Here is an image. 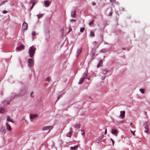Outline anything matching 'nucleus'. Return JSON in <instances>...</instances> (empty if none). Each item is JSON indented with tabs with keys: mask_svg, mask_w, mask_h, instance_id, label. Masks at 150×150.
<instances>
[{
	"mask_svg": "<svg viewBox=\"0 0 150 150\" xmlns=\"http://www.w3.org/2000/svg\"><path fill=\"white\" fill-rule=\"evenodd\" d=\"M36 48L33 45L30 47L28 51V53L30 55V57L32 58L33 57L35 53V51Z\"/></svg>",
	"mask_w": 150,
	"mask_h": 150,
	"instance_id": "obj_1",
	"label": "nucleus"
},
{
	"mask_svg": "<svg viewBox=\"0 0 150 150\" xmlns=\"http://www.w3.org/2000/svg\"><path fill=\"white\" fill-rule=\"evenodd\" d=\"M34 64V61L31 59H28V66L30 67L33 66Z\"/></svg>",
	"mask_w": 150,
	"mask_h": 150,
	"instance_id": "obj_2",
	"label": "nucleus"
},
{
	"mask_svg": "<svg viewBox=\"0 0 150 150\" xmlns=\"http://www.w3.org/2000/svg\"><path fill=\"white\" fill-rule=\"evenodd\" d=\"M144 132L146 133H149V129L148 127V124L147 123H145L144 124Z\"/></svg>",
	"mask_w": 150,
	"mask_h": 150,
	"instance_id": "obj_3",
	"label": "nucleus"
},
{
	"mask_svg": "<svg viewBox=\"0 0 150 150\" xmlns=\"http://www.w3.org/2000/svg\"><path fill=\"white\" fill-rule=\"evenodd\" d=\"M25 48V46L24 45H22L19 47L16 48V50L17 51H20L24 49Z\"/></svg>",
	"mask_w": 150,
	"mask_h": 150,
	"instance_id": "obj_4",
	"label": "nucleus"
},
{
	"mask_svg": "<svg viewBox=\"0 0 150 150\" xmlns=\"http://www.w3.org/2000/svg\"><path fill=\"white\" fill-rule=\"evenodd\" d=\"M28 28V25L27 23L25 22L23 25L22 28L24 30H27Z\"/></svg>",
	"mask_w": 150,
	"mask_h": 150,
	"instance_id": "obj_5",
	"label": "nucleus"
},
{
	"mask_svg": "<svg viewBox=\"0 0 150 150\" xmlns=\"http://www.w3.org/2000/svg\"><path fill=\"white\" fill-rule=\"evenodd\" d=\"M125 111H121L120 112V117L122 119H123L125 118Z\"/></svg>",
	"mask_w": 150,
	"mask_h": 150,
	"instance_id": "obj_6",
	"label": "nucleus"
},
{
	"mask_svg": "<svg viewBox=\"0 0 150 150\" xmlns=\"http://www.w3.org/2000/svg\"><path fill=\"white\" fill-rule=\"evenodd\" d=\"M87 74H85V76L83 77L82 79H81L80 81H79V84H81L83 81L86 78L87 76Z\"/></svg>",
	"mask_w": 150,
	"mask_h": 150,
	"instance_id": "obj_7",
	"label": "nucleus"
},
{
	"mask_svg": "<svg viewBox=\"0 0 150 150\" xmlns=\"http://www.w3.org/2000/svg\"><path fill=\"white\" fill-rule=\"evenodd\" d=\"M50 128H52V126H45L43 127L42 128V129L43 131L48 130L50 129Z\"/></svg>",
	"mask_w": 150,
	"mask_h": 150,
	"instance_id": "obj_8",
	"label": "nucleus"
},
{
	"mask_svg": "<svg viewBox=\"0 0 150 150\" xmlns=\"http://www.w3.org/2000/svg\"><path fill=\"white\" fill-rule=\"evenodd\" d=\"M112 133L115 135L117 136V130L116 129H113L112 130L111 132Z\"/></svg>",
	"mask_w": 150,
	"mask_h": 150,
	"instance_id": "obj_9",
	"label": "nucleus"
},
{
	"mask_svg": "<svg viewBox=\"0 0 150 150\" xmlns=\"http://www.w3.org/2000/svg\"><path fill=\"white\" fill-rule=\"evenodd\" d=\"M76 16V11L75 10L72 11L71 13V16L72 17L75 18Z\"/></svg>",
	"mask_w": 150,
	"mask_h": 150,
	"instance_id": "obj_10",
	"label": "nucleus"
},
{
	"mask_svg": "<svg viewBox=\"0 0 150 150\" xmlns=\"http://www.w3.org/2000/svg\"><path fill=\"white\" fill-rule=\"evenodd\" d=\"M38 115L37 114H31L30 115V119H33L34 118H36L38 117Z\"/></svg>",
	"mask_w": 150,
	"mask_h": 150,
	"instance_id": "obj_11",
	"label": "nucleus"
},
{
	"mask_svg": "<svg viewBox=\"0 0 150 150\" xmlns=\"http://www.w3.org/2000/svg\"><path fill=\"white\" fill-rule=\"evenodd\" d=\"M44 4L45 6L47 7L49 6L50 4V3L49 1H45L44 2Z\"/></svg>",
	"mask_w": 150,
	"mask_h": 150,
	"instance_id": "obj_12",
	"label": "nucleus"
},
{
	"mask_svg": "<svg viewBox=\"0 0 150 150\" xmlns=\"http://www.w3.org/2000/svg\"><path fill=\"white\" fill-rule=\"evenodd\" d=\"M79 146L78 145L74 146H71L70 147V150H76Z\"/></svg>",
	"mask_w": 150,
	"mask_h": 150,
	"instance_id": "obj_13",
	"label": "nucleus"
},
{
	"mask_svg": "<svg viewBox=\"0 0 150 150\" xmlns=\"http://www.w3.org/2000/svg\"><path fill=\"white\" fill-rule=\"evenodd\" d=\"M6 127H6L7 129L9 131H11V127L7 123L6 124Z\"/></svg>",
	"mask_w": 150,
	"mask_h": 150,
	"instance_id": "obj_14",
	"label": "nucleus"
},
{
	"mask_svg": "<svg viewBox=\"0 0 150 150\" xmlns=\"http://www.w3.org/2000/svg\"><path fill=\"white\" fill-rule=\"evenodd\" d=\"M80 124L79 123H77L74 126L75 128L76 129H79L80 128Z\"/></svg>",
	"mask_w": 150,
	"mask_h": 150,
	"instance_id": "obj_15",
	"label": "nucleus"
},
{
	"mask_svg": "<svg viewBox=\"0 0 150 150\" xmlns=\"http://www.w3.org/2000/svg\"><path fill=\"white\" fill-rule=\"evenodd\" d=\"M5 110L4 108H0V112L1 113H3L5 112Z\"/></svg>",
	"mask_w": 150,
	"mask_h": 150,
	"instance_id": "obj_16",
	"label": "nucleus"
},
{
	"mask_svg": "<svg viewBox=\"0 0 150 150\" xmlns=\"http://www.w3.org/2000/svg\"><path fill=\"white\" fill-rule=\"evenodd\" d=\"M9 103V102L6 101H4L3 103L4 106H6L7 105H8Z\"/></svg>",
	"mask_w": 150,
	"mask_h": 150,
	"instance_id": "obj_17",
	"label": "nucleus"
},
{
	"mask_svg": "<svg viewBox=\"0 0 150 150\" xmlns=\"http://www.w3.org/2000/svg\"><path fill=\"white\" fill-rule=\"evenodd\" d=\"M106 76L105 75L103 74V73L101 75V79L102 80H104Z\"/></svg>",
	"mask_w": 150,
	"mask_h": 150,
	"instance_id": "obj_18",
	"label": "nucleus"
},
{
	"mask_svg": "<svg viewBox=\"0 0 150 150\" xmlns=\"http://www.w3.org/2000/svg\"><path fill=\"white\" fill-rule=\"evenodd\" d=\"M81 52V49H79L78 50L77 52V57H78L79 56V55L80 54Z\"/></svg>",
	"mask_w": 150,
	"mask_h": 150,
	"instance_id": "obj_19",
	"label": "nucleus"
},
{
	"mask_svg": "<svg viewBox=\"0 0 150 150\" xmlns=\"http://www.w3.org/2000/svg\"><path fill=\"white\" fill-rule=\"evenodd\" d=\"M109 71L107 69H104L103 71V74L106 75V73L108 72Z\"/></svg>",
	"mask_w": 150,
	"mask_h": 150,
	"instance_id": "obj_20",
	"label": "nucleus"
},
{
	"mask_svg": "<svg viewBox=\"0 0 150 150\" xmlns=\"http://www.w3.org/2000/svg\"><path fill=\"white\" fill-rule=\"evenodd\" d=\"M31 2L32 4V6L31 8V9H32L33 8L34 4L35 3V1H31Z\"/></svg>",
	"mask_w": 150,
	"mask_h": 150,
	"instance_id": "obj_21",
	"label": "nucleus"
},
{
	"mask_svg": "<svg viewBox=\"0 0 150 150\" xmlns=\"http://www.w3.org/2000/svg\"><path fill=\"white\" fill-rule=\"evenodd\" d=\"M7 120L8 121L10 122L13 123V122L11 120L9 117H8L7 119Z\"/></svg>",
	"mask_w": 150,
	"mask_h": 150,
	"instance_id": "obj_22",
	"label": "nucleus"
},
{
	"mask_svg": "<svg viewBox=\"0 0 150 150\" xmlns=\"http://www.w3.org/2000/svg\"><path fill=\"white\" fill-rule=\"evenodd\" d=\"M71 132H69L67 133V136L68 137H71Z\"/></svg>",
	"mask_w": 150,
	"mask_h": 150,
	"instance_id": "obj_23",
	"label": "nucleus"
},
{
	"mask_svg": "<svg viewBox=\"0 0 150 150\" xmlns=\"http://www.w3.org/2000/svg\"><path fill=\"white\" fill-rule=\"evenodd\" d=\"M90 35L91 36L94 37L95 35L94 32H90Z\"/></svg>",
	"mask_w": 150,
	"mask_h": 150,
	"instance_id": "obj_24",
	"label": "nucleus"
},
{
	"mask_svg": "<svg viewBox=\"0 0 150 150\" xmlns=\"http://www.w3.org/2000/svg\"><path fill=\"white\" fill-rule=\"evenodd\" d=\"M85 30V28L83 27V28H81L80 29V32L81 33H83V31Z\"/></svg>",
	"mask_w": 150,
	"mask_h": 150,
	"instance_id": "obj_25",
	"label": "nucleus"
},
{
	"mask_svg": "<svg viewBox=\"0 0 150 150\" xmlns=\"http://www.w3.org/2000/svg\"><path fill=\"white\" fill-rule=\"evenodd\" d=\"M36 35V33L35 31H33L32 32V35L33 37H34V36H35Z\"/></svg>",
	"mask_w": 150,
	"mask_h": 150,
	"instance_id": "obj_26",
	"label": "nucleus"
},
{
	"mask_svg": "<svg viewBox=\"0 0 150 150\" xmlns=\"http://www.w3.org/2000/svg\"><path fill=\"white\" fill-rule=\"evenodd\" d=\"M140 91L142 93H144V90L143 89H140Z\"/></svg>",
	"mask_w": 150,
	"mask_h": 150,
	"instance_id": "obj_27",
	"label": "nucleus"
},
{
	"mask_svg": "<svg viewBox=\"0 0 150 150\" xmlns=\"http://www.w3.org/2000/svg\"><path fill=\"white\" fill-rule=\"evenodd\" d=\"M43 14H41L39 15H38L37 16L38 18H40L42 16Z\"/></svg>",
	"mask_w": 150,
	"mask_h": 150,
	"instance_id": "obj_28",
	"label": "nucleus"
},
{
	"mask_svg": "<svg viewBox=\"0 0 150 150\" xmlns=\"http://www.w3.org/2000/svg\"><path fill=\"white\" fill-rule=\"evenodd\" d=\"M103 136H102L100 139H99V141L98 142V143H99V142H102V139L103 138Z\"/></svg>",
	"mask_w": 150,
	"mask_h": 150,
	"instance_id": "obj_29",
	"label": "nucleus"
},
{
	"mask_svg": "<svg viewBox=\"0 0 150 150\" xmlns=\"http://www.w3.org/2000/svg\"><path fill=\"white\" fill-rule=\"evenodd\" d=\"M1 131L2 132H3L4 134H5L6 132V130L4 129H2L1 130Z\"/></svg>",
	"mask_w": 150,
	"mask_h": 150,
	"instance_id": "obj_30",
	"label": "nucleus"
},
{
	"mask_svg": "<svg viewBox=\"0 0 150 150\" xmlns=\"http://www.w3.org/2000/svg\"><path fill=\"white\" fill-rule=\"evenodd\" d=\"M94 20H93L91 22H90L89 23V25H92L93 23V22L94 21Z\"/></svg>",
	"mask_w": 150,
	"mask_h": 150,
	"instance_id": "obj_31",
	"label": "nucleus"
},
{
	"mask_svg": "<svg viewBox=\"0 0 150 150\" xmlns=\"http://www.w3.org/2000/svg\"><path fill=\"white\" fill-rule=\"evenodd\" d=\"M96 41H95L94 42V44L95 45V46H96V47L97 48L98 47L99 45H97L96 44Z\"/></svg>",
	"mask_w": 150,
	"mask_h": 150,
	"instance_id": "obj_32",
	"label": "nucleus"
},
{
	"mask_svg": "<svg viewBox=\"0 0 150 150\" xmlns=\"http://www.w3.org/2000/svg\"><path fill=\"white\" fill-rule=\"evenodd\" d=\"M81 131L82 132V133H81V134L82 135H84V136L85 135V132H84V130H81Z\"/></svg>",
	"mask_w": 150,
	"mask_h": 150,
	"instance_id": "obj_33",
	"label": "nucleus"
},
{
	"mask_svg": "<svg viewBox=\"0 0 150 150\" xmlns=\"http://www.w3.org/2000/svg\"><path fill=\"white\" fill-rule=\"evenodd\" d=\"M7 1H3L2 2L1 4H0V6H1V5H3L4 4H5V3Z\"/></svg>",
	"mask_w": 150,
	"mask_h": 150,
	"instance_id": "obj_34",
	"label": "nucleus"
},
{
	"mask_svg": "<svg viewBox=\"0 0 150 150\" xmlns=\"http://www.w3.org/2000/svg\"><path fill=\"white\" fill-rule=\"evenodd\" d=\"M39 105H42V102L41 100H40L39 101Z\"/></svg>",
	"mask_w": 150,
	"mask_h": 150,
	"instance_id": "obj_35",
	"label": "nucleus"
},
{
	"mask_svg": "<svg viewBox=\"0 0 150 150\" xmlns=\"http://www.w3.org/2000/svg\"><path fill=\"white\" fill-rule=\"evenodd\" d=\"M111 140L112 142V145L113 146L114 145V141L112 139V138H111L110 139Z\"/></svg>",
	"mask_w": 150,
	"mask_h": 150,
	"instance_id": "obj_36",
	"label": "nucleus"
},
{
	"mask_svg": "<svg viewBox=\"0 0 150 150\" xmlns=\"http://www.w3.org/2000/svg\"><path fill=\"white\" fill-rule=\"evenodd\" d=\"M112 11H111L108 14V16H112Z\"/></svg>",
	"mask_w": 150,
	"mask_h": 150,
	"instance_id": "obj_37",
	"label": "nucleus"
},
{
	"mask_svg": "<svg viewBox=\"0 0 150 150\" xmlns=\"http://www.w3.org/2000/svg\"><path fill=\"white\" fill-rule=\"evenodd\" d=\"M115 0H110V2L111 3H112L113 2H115Z\"/></svg>",
	"mask_w": 150,
	"mask_h": 150,
	"instance_id": "obj_38",
	"label": "nucleus"
},
{
	"mask_svg": "<svg viewBox=\"0 0 150 150\" xmlns=\"http://www.w3.org/2000/svg\"><path fill=\"white\" fill-rule=\"evenodd\" d=\"M50 80V79L49 77H48L47 79V81H49Z\"/></svg>",
	"mask_w": 150,
	"mask_h": 150,
	"instance_id": "obj_39",
	"label": "nucleus"
},
{
	"mask_svg": "<svg viewBox=\"0 0 150 150\" xmlns=\"http://www.w3.org/2000/svg\"><path fill=\"white\" fill-rule=\"evenodd\" d=\"M130 131L132 133V134L133 135H134V136H135L134 132H133V131H132V130H130Z\"/></svg>",
	"mask_w": 150,
	"mask_h": 150,
	"instance_id": "obj_40",
	"label": "nucleus"
},
{
	"mask_svg": "<svg viewBox=\"0 0 150 150\" xmlns=\"http://www.w3.org/2000/svg\"><path fill=\"white\" fill-rule=\"evenodd\" d=\"M33 92H32L31 94H30V96L31 97H33L34 96H33Z\"/></svg>",
	"mask_w": 150,
	"mask_h": 150,
	"instance_id": "obj_41",
	"label": "nucleus"
},
{
	"mask_svg": "<svg viewBox=\"0 0 150 150\" xmlns=\"http://www.w3.org/2000/svg\"><path fill=\"white\" fill-rule=\"evenodd\" d=\"M76 21V20H74V19H72L71 20V22H73V21L75 22Z\"/></svg>",
	"mask_w": 150,
	"mask_h": 150,
	"instance_id": "obj_42",
	"label": "nucleus"
},
{
	"mask_svg": "<svg viewBox=\"0 0 150 150\" xmlns=\"http://www.w3.org/2000/svg\"><path fill=\"white\" fill-rule=\"evenodd\" d=\"M92 4L93 6H94L96 5V3L95 2H92Z\"/></svg>",
	"mask_w": 150,
	"mask_h": 150,
	"instance_id": "obj_43",
	"label": "nucleus"
},
{
	"mask_svg": "<svg viewBox=\"0 0 150 150\" xmlns=\"http://www.w3.org/2000/svg\"><path fill=\"white\" fill-rule=\"evenodd\" d=\"M107 133V129H106L105 131V134H106Z\"/></svg>",
	"mask_w": 150,
	"mask_h": 150,
	"instance_id": "obj_44",
	"label": "nucleus"
},
{
	"mask_svg": "<svg viewBox=\"0 0 150 150\" xmlns=\"http://www.w3.org/2000/svg\"><path fill=\"white\" fill-rule=\"evenodd\" d=\"M101 65L100 64V63H99L98 64V65H97V67L98 68L99 66H101Z\"/></svg>",
	"mask_w": 150,
	"mask_h": 150,
	"instance_id": "obj_45",
	"label": "nucleus"
},
{
	"mask_svg": "<svg viewBox=\"0 0 150 150\" xmlns=\"http://www.w3.org/2000/svg\"><path fill=\"white\" fill-rule=\"evenodd\" d=\"M102 62H103V61L102 60H101L100 61L99 63H100V64H102Z\"/></svg>",
	"mask_w": 150,
	"mask_h": 150,
	"instance_id": "obj_46",
	"label": "nucleus"
},
{
	"mask_svg": "<svg viewBox=\"0 0 150 150\" xmlns=\"http://www.w3.org/2000/svg\"><path fill=\"white\" fill-rule=\"evenodd\" d=\"M3 13H7V11H3Z\"/></svg>",
	"mask_w": 150,
	"mask_h": 150,
	"instance_id": "obj_47",
	"label": "nucleus"
},
{
	"mask_svg": "<svg viewBox=\"0 0 150 150\" xmlns=\"http://www.w3.org/2000/svg\"><path fill=\"white\" fill-rule=\"evenodd\" d=\"M62 34H63V31H64V30H63V29H62Z\"/></svg>",
	"mask_w": 150,
	"mask_h": 150,
	"instance_id": "obj_48",
	"label": "nucleus"
},
{
	"mask_svg": "<svg viewBox=\"0 0 150 150\" xmlns=\"http://www.w3.org/2000/svg\"><path fill=\"white\" fill-rule=\"evenodd\" d=\"M122 49L123 50H125V49L124 48V47H122Z\"/></svg>",
	"mask_w": 150,
	"mask_h": 150,
	"instance_id": "obj_49",
	"label": "nucleus"
},
{
	"mask_svg": "<svg viewBox=\"0 0 150 150\" xmlns=\"http://www.w3.org/2000/svg\"><path fill=\"white\" fill-rule=\"evenodd\" d=\"M132 125V123H131V124H130V125Z\"/></svg>",
	"mask_w": 150,
	"mask_h": 150,
	"instance_id": "obj_50",
	"label": "nucleus"
},
{
	"mask_svg": "<svg viewBox=\"0 0 150 150\" xmlns=\"http://www.w3.org/2000/svg\"><path fill=\"white\" fill-rule=\"evenodd\" d=\"M33 39H34V38H33Z\"/></svg>",
	"mask_w": 150,
	"mask_h": 150,
	"instance_id": "obj_51",
	"label": "nucleus"
}]
</instances>
